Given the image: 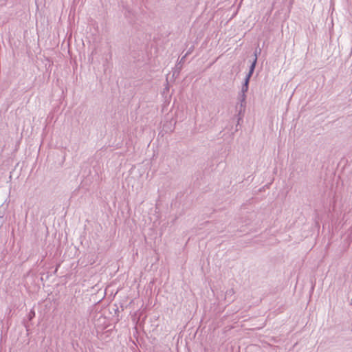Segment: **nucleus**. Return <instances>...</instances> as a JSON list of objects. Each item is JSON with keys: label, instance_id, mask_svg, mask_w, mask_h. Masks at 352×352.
Masks as SVG:
<instances>
[{"label": "nucleus", "instance_id": "20e7f679", "mask_svg": "<svg viewBox=\"0 0 352 352\" xmlns=\"http://www.w3.org/2000/svg\"><path fill=\"white\" fill-rule=\"evenodd\" d=\"M239 96H240L241 102H245V99H246V94L241 92L240 94H239Z\"/></svg>", "mask_w": 352, "mask_h": 352}, {"label": "nucleus", "instance_id": "7ed1b4c3", "mask_svg": "<svg viewBox=\"0 0 352 352\" xmlns=\"http://www.w3.org/2000/svg\"><path fill=\"white\" fill-rule=\"evenodd\" d=\"M35 316V311L34 309H31L28 314V319L31 320Z\"/></svg>", "mask_w": 352, "mask_h": 352}, {"label": "nucleus", "instance_id": "f257e3e1", "mask_svg": "<svg viewBox=\"0 0 352 352\" xmlns=\"http://www.w3.org/2000/svg\"><path fill=\"white\" fill-rule=\"evenodd\" d=\"M256 61H257V58L255 57L250 67V71L248 72V74L246 75V77L247 78H250L253 72H254V68H255V66H256Z\"/></svg>", "mask_w": 352, "mask_h": 352}, {"label": "nucleus", "instance_id": "f03ea898", "mask_svg": "<svg viewBox=\"0 0 352 352\" xmlns=\"http://www.w3.org/2000/svg\"><path fill=\"white\" fill-rule=\"evenodd\" d=\"M250 79V78L245 77L244 83L241 87V93L246 94V92L248 91Z\"/></svg>", "mask_w": 352, "mask_h": 352}, {"label": "nucleus", "instance_id": "423d86ee", "mask_svg": "<svg viewBox=\"0 0 352 352\" xmlns=\"http://www.w3.org/2000/svg\"><path fill=\"white\" fill-rule=\"evenodd\" d=\"M255 57H256V58L258 57V52H257V51H256V52H254V58H255Z\"/></svg>", "mask_w": 352, "mask_h": 352}, {"label": "nucleus", "instance_id": "39448f33", "mask_svg": "<svg viewBox=\"0 0 352 352\" xmlns=\"http://www.w3.org/2000/svg\"><path fill=\"white\" fill-rule=\"evenodd\" d=\"M3 223V217L0 216V228L2 226Z\"/></svg>", "mask_w": 352, "mask_h": 352}]
</instances>
